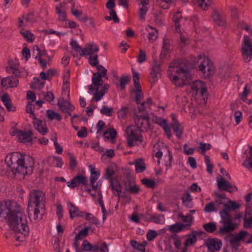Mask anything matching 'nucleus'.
Wrapping results in <instances>:
<instances>
[{"instance_id":"f257e3e1","label":"nucleus","mask_w":252,"mask_h":252,"mask_svg":"<svg viewBox=\"0 0 252 252\" xmlns=\"http://www.w3.org/2000/svg\"><path fill=\"white\" fill-rule=\"evenodd\" d=\"M25 156L19 152H14L11 154L9 160L5 159L6 174L8 176L21 179L25 175L31 174L34 164V159L27 156V162H26Z\"/></svg>"},{"instance_id":"f03ea898","label":"nucleus","mask_w":252,"mask_h":252,"mask_svg":"<svg viewBox=\"0 0 252 252\" xmlns=\"http://www.w3.org/2000/svg\"><path fill=\"white\" fill-rule=\"evenodd\" d=\"M7 211L4 219L9 227L17 233H21L24 236L27 235L30 229L24 211L15 203L7 205Z\"/></svg>"},{"instance_id":"7ed1b4c3","label":"nucleus","mask_w":252,"mask_h":252,"mask_svg":"<svg viewBox=\"0 0 252 252\" xmlns=\"http://www.w3.org/2000/svg\"><path fill=\"white\" fill-rule=\"evenodd\" d=\"M168 72L172 83L178 87L187 84L190 80L189 62L185 59H178L171 63Z\"/></svg>"},{"instance_id":"20e7f679","label":"nucleus","mask_w":252,"mask_h":252,"mask_svg":"<svg viewBox=\"0 0 252 252\" xmlns=\"http://www.w3.org/2000/svg\"><path fill=\"white\" fill-rule=\"evenodd\" d=\"M224 209L220 212L221 219L220 223L223 225L219 230V233L221 235H224L234 230L237 227L235 223L233 222V218L229 213L231 209H236L239 208V205L235 202L229 200L227 203L224 204Z\"/></svg>"},{"instance_id":"39448f33","label":"nucleus","mask_w":252,"mask_h":252,"mask_svg":"<svg viewBox=\"0 0 252 252\" xmlns=\"http://www.w3.org/2000/svg\"><path fill=\"white\" fill-rule=\"evenodd\" d=\"M115 172L114 170V166L112 165H109L103 175V177L109 181L110 188L113 191L114 194L116 196L117 195L119 197V199H120V197L123 198L125 197V192L124 193V195H121L122 186L117 179V176H115Z\"/></svg>"},{"instance_id":"423d86ee","label":"nucleus","mask_w":252,"mask_h":252,"mask_svg":"<svg viewBox=\"0 0 252 252\" xmlns=\"http://www.w3.org/2000/svg\"><path fill=\"white\" fill-rule=\"evenodd\" d=\"M198 68L206 79H209L215 73V67L208 58H204L200 61Z\"/></svg>"},{"instance_id":"0eeeda50","label":"nucleus","mask_w":252,"mask_h":252,"mask_svg":"<svg viewBox=\"0 0 252 252\" xmlns=\"http://www.w3.org/2000/svg\"><path fill=\"white\" fill-rule=\"evenodd\" d=\"M45 201V193L42 191L33 190L31 192L29 202L31 206L44 207Z\"/></svg>"},{"instance_id":"6e6552de","label":"nucleus","mask_w":252,"mask_h":252,"mask_svg":"<svg viewBox=\"0 0 252 252\" xmlns=\"http://www.w3.org/2000/svg\"><path fill=\"white\" fill-rule=\"evenodd\" d=\"M134 114L135 125L140 132L146 131L149 127L150 117L149 114L138 115L136 112H134Z\"/></svg>"},{"instance_id":"1a4fd4ad","label":"nucleus","mask_w":252,"mask_h":252,"mask_svg":"<svg viewBox=\"0 0 252 252\" xmlns=\"http://www.w3.org/2000/svg\"><path fill=\"white\" fill-rule=\"evenodd\" d=\"M242 50L244 62H249L252 59V40L247 35L244 37Z\"/></svg>"},{"instance_id":"9d476101","label":"nucleus","mask_w":252,"mask_h":252,"mask_svg":"<svg viewBox=\"0 0 252 252\" xmlns=\"http://www.w3.org/2000/svg\"><path fill=\"white\" fill-rule=\"evenodd\" d=\"M162 65V62L160 60L155 62V65L153 66L152 70L150 73V81L152 84H154L160 77Z\"/></svg>"},{"instance_id":"9b49d317","label":"nucleus","mask_w":252,"mask_h":252,"mask_svg":"<svg viewBox=\"0 0 252 252\" xmlns=\"http://www.w3.org/2000/svg\"><path fill=\"white\" fill-rule=\"evenodd\" d=\"M191 89L196 92V94H199L202 96L208 95L207 88L206 84L202 81L195 80L192 82L191 85Z\"/></svg>"},{"instance_id":"f8f14e48","label":"nucleus","mask_w":252,"mask_h":252,"mask_svg":"<svg viewBox=\"0 0 252 252\" xmlns=\"http://www.w3.org/2000/svg\"><path fill=\"white\" fill-rule=\"evenodd\" d=\"M102 77H103V76L101 74V73L99 72L94 73L92 79V83L89 86V90L91 92L98 90L100 86H102L103 83L102 79Z\"/></svg>"},{"instance_id":"ddd939ff","label":"nucleus","mask_w":252,"mask_h":252,"mask_svg":"<svg viewBox=\"0 0 252 252\" xmlns=\"http://www.w3.org/2000/svg\"><path fill=\"white\" fill-rule=\"evenodd\" d=\"M80 185L84 186L88 185L87 177L81 174L77 175L70 181L67 182V186L71 189H74Z\"/></svg>"},{"instance_id":"4468645a","label":"nucleus","mask_w":252,"mask_h":252,"mask_svg":"<svg viewBox=\"0 0 252 252\" xmlns=\"http://www.w3.org/2000/svg\"><path fill=\"white\" fill-rule=\"evenodd\" d=\"M217 185L220 190L227 191L229 192L238 190V189L236 186L232 185L229 182L226 181L224 178L222 177L219 180H217Z\"/></svg>"},{"instance_id":"2eb2a0df","label":"nucleus","mask_w":252,"mask_h":252,"mask_svg":"<svg viewBox=\"0 0 252 252\" xmlns=\"http://www.w3.org/2000/svg\"><path fill=\"white\" fill-rule=\"evenodd\" d=\"M16 75H11L2 79L1 85L3 87L15 88L19 84V80Z\"/></svg>"},{"instance_id":"dca6fc26","label":"nucleus","mask_w":252,"mask_h":252,"mask_svg":"<svg viewBox=\"0 0 252 252\" xmlns=\"http://www.w3.org/2000/svg\"><path fill=\"white\" fill-rule=\"evenodd\" d=\"M205 244L207 247L209 252L219 251L222 246L221 241L217 238H214L212 240L208 239Z\"/></svg>"},{"instance_id":"f3484780","label":"nucleus","mask_w":252,"mask_h":252,"mask_svg":"<svg viewBox=\"0 0 252 252\" xmlns=\"http://www.w3.org/2000/svg\"><path fill=\"white\" fill-rule=\"evenodd\" d=\"M143 140V137L141 133H135L133 130H131L130 133L128 136L127 145L131 147L134 146V141L142 142Z\"/></svg>"},{"instance_id":"a211bd4d","label":"nucleus","mask_w":252,"mask_h":252,"mask_svg":"<svg viewBox=\"0 0 252 252\" xmlns=\"http://www.w3.org/2000/svg\"><path fill=\"white\" fill-rule=\"evenodd\" d=\"M58 104L62 111L64 113H67L69 115H71V112L75 109L74 106L67 100L63 99L61 101H59Z\"/></svg>"},{"instance_id":"6ab92c4d","label":"nucleus","mask_w":252,"mask_h":252,"mask_svg":"<svg viewBox=\"0 0 252 252\" xmlns=\"http://www.w3.org/2000/svg\"><path fill=\"white\" fill-rule=\"evenodd\" d=\"M66 4V2L64 1L60 3L56 7V12L59 15L58 19L60 21H64L67 20V19H66V15L64 9Z\"/></svg>"},{"instance_id":"aec40b11","label":"nucleus","mask_w":252,"mask_h":252,"mask_svg":"<svg viewBox=\"0 0 252 252\" xmlns=\"http://www.w3.org/2000/svg\"><path fill=\"white\" fill-rule=\"evenodd\" d=\"M90 167L91 168L90 176L91 185L93 190H96L98 188V185L97 184L94 185V183L98 179L100 175V172L99 171H95V169L92 167V165H90Z\"/></svg>"},{"instance_id":"412c9836","label":"nucleus","mask_w":252,"mask_h":252,"mask_svg":"<svg viewBox=\"0 0 252 252\" xmlns=\"http://www.w3.org/2000/svg\"><path fill=\"white\" fill-rule=\"evenodd\" d=\"M243 226L245 228L250 229L252 228V210L246 211L245 216L244 218Z\"/></svg>"},{"instance_id":"4be33fe9","label":"nucleus","mask_w":252,"mask_h":252,"mask_svg":"<svg viewBox=\"0 0 252 252\" xmlns=\"http://www.w3.org/2000/svg\"><path fill=\"white\" fill-rule=\"evenodd\" d=\"M32 132L31 130H29L28 131L22 130L21 133L19 135L18 138L19 139L21 142L24 143L31 142L32 141Z\"/></svg>"},{"instance_id":"5701e85b","label":"nucleus","mask_w":252,"mask_h":252,"mask_svg":"<svg viewBox=\"0 0 252 252\" xmlns=\"http://www.w3.org/2000/svg\"><path fill=\"white\" fill-rule=\"evenodd\" d=\"M212 17L216 24L219 26H224L225 24V19L221 16L220 12L217 10L214 11Z\"/></svg>"},{"instance_id":"b1692460","label":"nucleus","mask_w":252,"mask_h":252,"mask_svg":"<svg viewBox=\"0 0 252 252\" xmlns=\"http://www.w3.org/2000/svg\"><path fill=\"white\" fill-rule=\"evenodd\" d=\"M174 122L171 125V128L173 129L176 133V136L180 139L183 132V127L181 126V124L173 118Z\"/></svg>"},{"instance_id":"393cba45","label":"nucleus","mask_w":252,"mask_h":252,"mask_svg":"<svg viewBox=\"0 0 252 252\" xmlns=\"http://www.w3.org/2000/svg\"><path fill=\"white\" fill-rule=\"evenodd\" d=\"M18 68V64L11 62L9 63V66L6 67V70L9 73H13L16 77H21V72Z\"/></svg>"},{"instance_id":"a878e982","label":"nucleus","mask_w":252,"mask_h":252,"mask_svg":"<svg viewBox=\"0 0 252 252\" xmlns=\"http://www.w3.org/2000/svg\"><path fill=\"white\" fill-rule=\"evenodd\" d=\"M130 244L133 249L141 252H145V247L147 244L146 241H144L143 243H140L136 240H132L130 241Z\"/></svg>"},{"instance_id":"bb28decb","label":"nucleus","mask_w":252,"mask_h":252,"mask_svg":"<svg viewBox=\"0 0 252 252\" xmlns=\"http://www.w3.org/2000/svg\"><path fill=\"white\" fill-rule=\"evenodd\" d=\"M42 121L40 120H37L33 122L34 127L42 135H44L48 131V128L46 126H43Z\"/></svg>"},{"instance_id":"cd10ccee","label":"nucleus","mask_w":252,"mask_h":252,"mask_svg":"<svg viewBox=\"0 0 252 252\" xmlns=\"http://www.w3.org/2000/svg\"><path fill=\"white\" fill-rule=\"evenodd\" d=\"M133 164L135 166V171L137 173H142L146 170V164L142 158L136 159Z\"/></svg>"},{"instance_id":"c85d7f7f","label":"nucleus","mask_w":252,"mask_h":252,"mask_svg":"<svg viewBox=\"0 0 252 252\" xmlns=\"http://www.w3.org/2000/svg\"><path fill=\"white\" fill-rule=\"evenodd\" d=\"M125 185L126 191L130 192L133 194H137L141 190L138 186L136 184H132L130 182L126 183Z\"/></svg>"},{"instance_id":"c756f323","label":"nucleus","mask_w":252,"mask_h":252,"mask_svg":"<svg viewBox=\"0 0 252 252\" xmlns=\"http://www.w3.org/2000/svg\"><path fill=\"white\" fill-rule=\"evenodd\" d=\"M67 206L69 207V213L70 214V218L72 219L75 217V215L78 214L80 211L78 207L74 205L72 202L68 201L67 202Z\"/></svg>"},{"instance_id":"7c9ffc66","label":"nucleus","mask_w":252,"mask_h":252,"mask_svg":"<svg viewBox=\"0 0 252 252\" xmlns=\"http://www.w3.org/2000/svg\"><path fill=\"white\" fill-rule=\"evenodd\" d=\"M198 233H199L201 234L202 232H197L195 231H192L191 234H188L189 238L186 240L185 243V246H187L189 244H193L196 242L197 240L196 234Z\"/></svg>"},{"instance_id":"2f4dec72","label":"nucleus","mask_w":252,"mask_h":252,"mask_svg":"<svg viewBox=\"0 0 252 252\" xmlns=\"http://www.w3.org/2000/svg\"><path fill=\"white\" fill-rule=\"evenodd\" d=\"M151 31L149 32V40L150 42H153L158 37V32L157 29L153 27L150 26Z\"/></svg>"},{"instance_id":"473e14b6","label":"nucleus","mask_w":252,"mask_h":252,"mask_svg":"<svg viewBox=\"0 0 252 252\" xmlns=\"http://www.w3.org/2000/svg\"><path fill=\"white\" fill-rule=\"evenodd\" d=\"M93 43H89L87 47L84 48V49L81 48L79 53V55L81 56H83L85 55H90L93 54L92 51L93 49Z\"/></svg>"},{"instance_id":"72a5a7b5","label":"nucleus","mask_w":252,"mask_h":252,"mask_svg":"<svg viewBox=\"0 0 252 252\" xmlns=\"http://www.w3.org/2000/svg\"><path fill=\"white\" fill-rule=\"evenodd\" d=\"M185 226L184 224L178 222L170 225L169 230L172 232H180L183 229Z\"/></svg>"},{"instance_id":"f704fd0d","label":"nucleus","mask_w":252,"mask_h":252,"mask_svg":"<svg viewBox=\"0 0 252 252\" xmlns=\"http://www.w3.org/2000/svg\"><path fill=\"white\" fill-rule=\"evenodd\" d=\"M103 135L107 139L111 138L113 139L116 137L117 132L113 128H108L104 132Z\"/></svg>"},{"instance_id":"c9c22d12","label":"nucleus","mask_w":252,"mask_h":252,"mask_svg":"<svg viewBox=\"0 0 252 252\" xmlns=\"http://www.w3.org/2000/svg\"><path fill=\"white\" fill-rule=\"evenodd\" d=\"M20 33L25 37L29 42H32L34 39V35L29 31L22 29L20 31Z\"/></svg>"},{"instance_id":"e433bc0d","label":"nucleus","mask_w":252,"mask_h":252,"mask_svg":"<svg viewBox=\"0 0 252 252\" xmlns=\"http://www.w3.org/2000/svg\"><path fill=\"white\" fill-rule=\"evenodd\" d=\"M91 229L90 227H86L80 231L75 237V239L81 240L88 235V231Z\"/></svg>"},{"instance_id":"4c0bfd02","label":"nucleus","mask_w":252,"mask_h":252,"mask_svg":"<svg viewBox=\"0 0 252 252\" xmlns=\"http://www.w3.org/2000/svg\"><path fill=\"white\" fill-rule=\"evenodd\" d=\"M47 114L48 117L49 119L53 120H57L58 121H60L61 120V117L59 114L54 112L52 110H48L47 111Z\"/></svg>"},{"instance_id":"58836bf2","label":"nucleus","mask_w":252,"mask_h":252,"mask_svg":"<svg viewBox=\"0 0 252 252\" xmlns=\"http://www.w3.org/2000/svg\"><path fill=\"white\" fill-rule=\"evenodd\" d=\"M249 233L244 230H241L240 231L238 234L236 235V236L232 239V242L243 241L244 238L248 235Z\"/></svg>"},{"instance_id":"ea45409f","label":"nucleus","mask_w":252,"mask_h":252,"mask_svg":"<svg viewBox=\"0 0 252 252\" xmlns=\"http://www.w3.org/2000/svg\"><path fill=\"white\" fill-rule=\"evenodd\" d=\"M100 113L104 115L107 116H111L114 113V109L113 108H109L107 106H103L100 110Z\"/></svg>"},{"instance_id":"a19ab883","label":"nucleus","mask_w":252,"mask_h":252,"mask_svg":"<svg viewBox=\"0 0 252 252\" xmlns=\"http://www.w3.org/2000/svg\"><path fill=\"white\" fill-rule=\"evenodd\" d=\"M183 203L187 208H190V201L192 198L189 192H187L185 196H183L181 198Z\"/></svg>"},{"instance_id":"79ce46f5","label":"nucleus","mask_w":252,"mask_h":252,"mask_svg":"<svg viewBox=\"0 0 252 252\" xmlns=\"http://www.w3.org/2000/svg\"><path fill=\"white\" fill-rule=\"evenodd\" d=\"M203 228L208 233H213L217 229L216 225L214 222H209L203 225Z\"/></svg>"},{"instance_id":"37998d69","label":"nucleus","mask_w":252,"mask_h":252,"mask_svg":"<svg viewBox=\"0 0 252 252\" xmlns=\"http://www.w3.org/2000/svg\"><path fill=\"white\" fill-rule=\"evenodd\" d=\"M150 108V106H148L146 103L142 102L140 104V106L138 107V113H142L143 114H148L149 112Z\"/></svg>"},{"instance_id":"c03bdc74","label":"nucleus","mask_w":252,"mask_h":252,"mask_svg":"<svg viewBox=\"0 0 252 252\" xmlns=\"http://www.w3.org/2000/svg\"><path fill=\"white\" fill-rule=\"evenodd\" d=\"M130 81V77L127 75H124L121 77L120 80V86L122 90H125L126 88V85L129 83Z\"/></svg>"},{"instance_id":"a18cd8bd","label":"nucleus","mask_w":252,"mask_h":252,"mask_svg":"<svg viewBox=\"0 0 252 252\" xmlns=\"http://www.w3.org/2000/svg\"><path fill=\"white\" fill-rule=\"evenodd\" d=\"M142 184L146 187L150 189H154L156 186V183L153 180L149 179H143L141 180Z\"/></svg>"},{"instance_id":"49530a36","label":"nucleus","mask_w":252,"mask_h":252,"mask_svg":"<svg viewBox=\"0 0 252 252\" xmlns=\"http://www.w3.org/2000/svg\"><path fill=\"white\" fill-rule=\"evenodd\" d=\"M211 148V145L209 143H204L203 142H200L199 144V147H198V150L201 149L200 153L202 155L205 156V152L207 150H210Z\"/></svg>"},{"instance_id":"de8ad7c7","label":"nucleus","mask_w":252,"mask_h":252,"mask_svg":"<svg viewBox=\"0 0 252 252\" xmlns=\"http://www.w3.org/2000/svg\"><path fill=\"white\" fill-rule=\"evenodd\" d=\"M148 10V8L145 5L139 8V14L140 19L143 21L145 20V15Z\"/></svg>"},{"instance_id":"09e8293b","label":"nucleus","mask_w":252,"mask_h":252,"mask_svg":"<svg viewBox=\"0 0 252 252\" xmlns=\"http://www.w3.org/2000/svg\"><path fill=\"white\" fill-rule=\"evenodd\" d=\"M81 21L84 22L88 26H91L92 27H94V19L92 17H89L85 15L79 19Z\"/></svg>"},{"instance_id":"8fccbe9b","label":"nucleus","mask_w":252,"mask_h":252,"mask_svg":"<svg viewBox=\"0 0 252 252\" xmlns=\"http://www.w3.org/2000/svg\"><path fill=\"white\" fill-rule=\"evenodd\" d=\"M205 162L206 164L207 172L210 174H212L214 165L213 164L211 163L210 158L208 156L205 155Z\"/></svg>"},{"instance_id":"3c124183","label":"nucleus","mask_w":252,"mask_h":252,"mask_svg":"<svg viewBox=\"0 0 252 252\" xmlns=\"http://www.w3.org/2000/svg\"><path fill=\"white\" fill-rule=\"evenodd\" d=\"M95 91L96 92L94 94L93 97V99L95 101H98L100 100L103 96L106 93V92L105 90H100L98 91V90H97Z\"/></svg>"},{"instance_id":"603ef678","label":"nucleus","mask_w":252,"mask_h":252,"mask_svg":"<svg viewBox=\"0 0 252 252\" xmlns=\"http://www.w3.org/2000/svg\"><path fill=\"white\" fill-rule=\"evenodd\" d=\"M204 211L206 212H217L218 210L215 207V205L213 202H210L207 204L204 209Z\"/></svg>"},{"instance_id":"864d4df0","label":"nucleus","mask_w":252,"mask_h":252,"mask_svg":"<svg viewBox=\"0 0 252 252\" xmlns=\"http://www.w3.org/2000/svg\"><path fill=\"white\" fill-rule=\"evenodd\" d=\"M250 156L249 159H246L243 163L244 166L248 169H252V150H250Z\"/></svg>"},{"instance_id":"5fc2aeb1","label":"nucleus","mask_w":252,"mask_h":252,"mask_svg":"<svg viewBox=\"0 0 252 252\" xmlns=\"http://www.w3.org/2000/svg\"><path fill=\"white\" fill-rule=\"evenodd\" d=\"M89 60L90 64L93 66H96L98 63V56L97 55H90Z\"/></svg>"},{"instance_id":"6e6d98bb","label":"nucleus","mask_w":252,"mask_h":252,"mask_svg":"<svg viewBox=\"0 0 252 252\" xmlns=\"http://www.w3.org/2000/svg\"><path fill=\"white\" fill-rule=\"evenodd\" d=\"M82 251L89 252L90 251L91 252V250L92 249V245L90 243L87 241L86 240H84L82 243Z\"/></svg>"},{"instance_id":"4d7b16f0","label":"nucleus","mask_w":252,"mask_h":252,"mask_svg":"<svg viewBox=\"0 0 252 252\" xmlns=\"http://www.w3.org/2000/svg\"><path fill=\"white\" fill-rule=\"evenodd\" d=\"M162 12L161 11H157L154 13V16L155 18V21L159 24H162L163 20L162 19Z\"/></svg>"},{"instance_id":"13d9d810","label":"nucleus","mask_w":252,"mask_h":252,"mask_svg":"<svg viewBox=\"0 0 252 252\" xmlns=\"http://www.w3.org/2000/svg\"><path fill=\"white\" fill-rule=\"evenodd\" d=\"M146 54L145 52L143 50H140L139 54L137 59L138 62L141 63L146 61Z\"/></svg>"},{"instance_id":"bf43d9fd","label":"nucleus","mask_w":252,"mask_h":252,"mask_svg":"<svg viewBox=\"0 0 252 252\" xmlns=\"http://www.w3.org/2000/svg\"><path fill=\"white\" fill-rule=\"evenodd\" d=\"M44 98L48 102H52L55 98V96L52 92H47L43 94Z\"/></svg>"},{"instance_id":"052dcab7","label":"nucleus","mask_w":252,"mask_h":252,"mask_svg":"<svg viewBox=\"0 0 252 252\" xmlns=\"http://www.w3.org/2000/svg\"><path fill=\"white\" fill-rule=\"evenodd\" d=\"M128 108L126 107H124L122 108L120 110H119L118 112V116L119 118H124L125 117L127 113Z\"/></svg>"},{"instance_id":"680f3d73","label":"nucleus","mask_w":252,"mask_h":252,"mask_svg":"<svg viewBox=\"0 0 252 252\" xmlns=\"http://www.w3.org/2000/svg\"><path fill=\"white\" fill-rule=\"evenodd\" d=\"M7 204H2L0 203V218L4 219V216L6 213Z\"/></svg>"},{"instance_id":"e2e57ef3","label":"nucleus","mask_w":252,"mask_h":252,"mask_svg":"<svg viewBox=\"0 0 252 252\" xmlns=\"http://www.w3.org/2000/svg\"><path fill=\"white\" fill-rule=\"evenodd\" d=\"M231 15L233 18L237 19L239 17V13L237 8L235 6H232L230 7Z\"/></svg>"},{"instance_id":"0e129e2a","label":"nucleus","mask_w":252,"mask_h":252,"mask_svg":"<svg viewBox=\"0 0 252 252\" xmlns=\"http://www.w3.org/2000/svg\"><path fill=\"white\" fill-rule=\"evenodd\" d=\"M70 44L73 50L77 53H80L82 48L78 45L76 41L72 40Z\"/></svg>"},{"instance_id":"69168bd1","label":"nucleus","mask_w":252,"mask_h":252,"mask_svg":"<svg viewBox=\"0 0 252 252\" xmlns=\"http://www.w3.org/2000/svg\"><path fill=\"white\" fill-rule=\"evenodd\" d=\"M158 236V233L155 230H150L147 235V239L149 241H152Z\"/></svg>"},{"instance_id":"338daca9","label":"nucleus","mask_w":252,"mask_h":252,"mask_svg":"<svg viewBox=\"0 0 252 252\" xmlns=\"http://www.w3.org/2000/svg\"><path fill=\"white\" fill-rule=\"evenodd\" d=\"M1 100L2 101L5 106L11 101V100L7 94H4L1 96Z\"/></svg>"},{"instance_id":"774afa93","label":"nucleus","mask_w":252,"mask_h":252,"mask_svg":"<svg viewBox=\"0 0 252 252\" xmlns=\"http://www.w3.org/2000/svg\"><path fill=\"white\" fill-rule=\"evenodd\" d=\"M87 129L86 127H82L81 129L77 132V135L79 137L84 138L87 136Z\"/></svg>"}]
</instances>
